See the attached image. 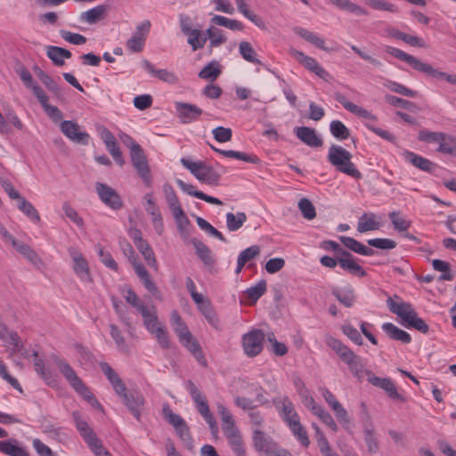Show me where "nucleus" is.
Masks as SVG:
<instances>
[{
    "mask_svg": "<svg viewBox=\"0 0 456 456\" xmlns=\"http://www.w3.org/2000/svg\"><path fill=\"white\" fill-rule=\"evenodd\" d=\"M387 305L389 310L401 319L403 327L415 329L424 334L428 332V325L418 316L411 304L406 303L396 297L395 299L389 297L387 300Z\"/></svg>",
    "mask_w": 456,
    "mask_h": 456,
    "instance_id": "1",
    "label": "nucleus"
},
{
    "mask_svg": "<svg viewBox=\"0 0 456 456\" xmlns=\"http://www.w3.org/2000/svg\"><path fill=\"white\" fill-rule=\"evenodd\" d=\"M170 324L173 330L178 337L179 342L192 354L200 364L205 365L206 360L199 342L192 336L188 326L175 310L172 311L170 314Z\"/></svg>",
    "mask_w": 456,
    "mask_h": 456,
    "instance_id": "2",
    "label": "nucleus"
},
{
    "mask_svg": "<svg viewBox=\"0 0 456 456\" xmlns=\"http://www.w3.org/2000/svg\"><path fill=\"white\" fill-rule=\"evenodd\" d=\"M216 409L223 422V432L232 452L236 456H247L240 431L235 425L232 414L223 403H217Z\"/></svg>",
    "mask_w": 456,
    "mask_h": 456,
    "instance_id": "3",
    "label": "nucleus"
},
{
    "mask_svg": "<svg viewBox=\"0 0 456 456\" xmlns=\"http://www.w3.org/2000/svg\"><path fill=\"white\" fill-rule=\"evenodd\" d=\"M352 154L340 145L332 144L328 151V161L339 172L354 179H362V175L352 162Z\"/></svg>",
    "mask_w": 456,
    "mask_h": 456,
    "instance_id": "4",
    "label": "nucleus"
},
{
    "mask_svg": "<svg viewBox=\"0 0 456 456\" xmlns=\"http://www.w3.org/2000/svg\"><path fill=\"white\" fill-rule=\"evenodd\" d=\"M328 346L334 350L339 358L348 365L352 373L359 379L363 378L364 373H370L364 370L363 363L360 356L356 355L347 346L339 339L329 336L325 338Z\"/></svg>",
    "mask_w": 456,
    "mask_h": 456,
    "instance_id": "5",
    "label": "nucleus"
},
{
    "mask_svg": "<svg viewBox=\"0 0 456 456\" xmlns=\"http://www.w3.org/2000/svg\"><path fill=\"white\" fill-rule=\"evenodd\" d=\"M336 100L346 109L347 111L356 115L359 118H362L367 122L365 123L366 127L372 131L377 135L380 136L383 139L393 142L395 140V136L390 134L388 131L381 129L379 127L375 126L372 123L377 120V117L372 114L370 111L366 109L354 104L347 100V98L341 94H338L336 95Z\"/></svg>",
    "mask_w": 456,
    "mask_h": 456,
    "instance_id": "6",
    "label": "nucleus"
},
{
    "mask_svg": "<svg viewBox=\"0 0 456 456\" xmlns=\"http://www.w3.org/2000/svg\"><path fill=\"white\" fill-rule=\"evenodd\" d=\"M54 362L61 373V375L66 379V380L69 383L70 387L80 395L86 401L90 403L91 404L98 403L97 400L94 396L93 393L87 387V386L83 382V380L77 375L74 369L70 366V364L64 359L56 357L54 359Z\"/></svg>",
    "mask_w": 456,
    "mask_h": 456,
    "instance_id": "7",
    "label": "nucleus"
},
{
    "mask_svg": "<svg viewBox=\"0 0 456 456\" xmlns=\"http://www.w3.org/2000/svg\"><path fill=\"white\" fill-rule=\"evenodd\" d=\"M179 24L182 33L186 37L187 44L193 52L202 49L207 41L206 31L200 28L199 24L194 23L187 14L179 16Z\"/></svg>",
    "mask_w": 456,
    "mask_h": 456,
    "instance_id": "8",
    "label": "nucleus"
},
{
    "mask_svg": "<svg viewBox=\"0 0 456 456\" xmlns=\"http://www.w3.org/2000/svg\"><path fill=\"white\" fill-rule=\"evenodd\" d=\"M181 164L188 169L200 183L216 186L220 180V175L203 161H193L189 158H182Z\"/></svg>",
    "mask_w": 456,
    "mask_h": 456,
    "instance_id": "9",
    "label": "nucleus"
},
{
    "mask_svg": "<svg viewBox=\"0 0 456 456\" xmlns=\"http://www.w3.org/2000/svg\"><path fill=\"white\" fill-rule=\"evenodd\" d=\"M72 417L80 436L83 437L95 456H111L110 453L102 445V441L97 438L96 435L89 427L88 423L83 419L80 412L74 411L72 413Z\"/></svg>",
    "mask_w": 456,
    "mask_h": 456,
    "instance_id": "10",
    "label": "nucleus"
},
{
    "mask_svg": "<svg viewBox=\"0 0 456 456\" xmlns=\"http://www.w3.org/2000/svg\"><path fill=\"white\" fill-rule=\"evenodd\" d=\"M141 314L143 319V325L148 332L154 336L157 342L162 348H169L170 340L167 329L159 321L155 307L151 306V308L144 310Z\"/></svg>",
    "mask_w": 456,
    "mask_h": 456,
    "instance_id": "11",
    "label": "nucleus"
},
{
    "mask_svg": "<svg viewBox=\"0 0 456 456\" xmlns=\"http://www.w3.org/2000/svg\"><path fill=\"white\" fill-rule=\"evenodd\" d=\"M163 191L177 229L181 233H183L190 225V220L182 208L179 198L170 184H165L163 186Z\"/></svg>",
    "mask_w": 456,
    "mask_h": 456,
    "instance_id": "12",
    "label": "nucleus"
},
{
    "mask_svg": "<svg viewBox=\"0 0 456 456\" xmlns=\"http://www.w3.org/2000/svg\"><path fill=\"white\" fill-rule=\"evenodd\" d=\"M187 390L195 404L196 410L202 416L213 433L217 432L216 421L210 411L206 396L192 381H188Z\"/></svg>",
    "mask_w": 456,
    "mask_h": 456,
    "instance_id": "13",
    "label": "nucleus"
},
{
    "mask_svg": "<svg viewBox=\"0 0 456 456\" xmlns=\"http://www.w3.org/2000/svg\"><path fill=\"white\" fill-rule=\"evenodd\" d=\"M418 139L428 143L436 144V151L444 154H453L454 136L442 132L420 130Z\"/></svg>",
    "mask_w": 456,
    "mask_h": 456,
    "instance_id": "14",
    "label": "nucleus"
},
{
    "mask_svg": "<svg viewBox=\"0 0 456 456\" xmlns=\"http://www.w3.org/2000/svg\"><path fill=\"white\" fill-rule=\"evenodd\" d=\"M418 139L428 143L436 144V151L444 154H453L454 136L442 132L420 130Z\"/></svg>",
    "mask_w": 456,
    "mask_h": 456,
    "instance_id": "15",
    "label": "nucleus"
},
{
    "mask_svg": "<svg viewBox=\"0 0 456 456\" xmlns=\"http://www.w3.org/2000/svg\"><path fill=\"white\" fill-rule=\"evenodd\" d=\"M68 253L71 258L72 270L78 280L84 284L93 283L90 265L83 253L74 247L69 248Z\"/></svg>",
    "mask_w": 456,
    "mask_h": 456,
    "instance_id": "16",
    "label": "nucleus"
},
{
    "mask_svg": "<svg viewBox=\"0 0 456 456\" xmlns=\"http://www.w3.org/2000/svg\"><path fill=\"white\" fill-rule=\"evenodd\" d=\"M164 419L174 428L176 435L184 443L186 446H191L192 438L190 434V428L185 420L178 414L173 412L168 405H164L162 409Z\"/></svg>",
    "mask_w": 456,
    "mask_h": 456,
    "instance_id": "17",
    "label": "nucleus"
},
{
    "mask_svg": "<svg viewBox=\"0 0 456 456\" xmlns=\"http://www.w3.org/2000/svg\"><path fill=\"white\" fill-rule=\"evenodd\" d=\"M124 253L127 256L129 262L134 267V270L142 282L144 288L151 292L153 296L159 293L158 288L155 285L154 281L151 280L148 271L144 267V265L137 261L135 256L134 250L131 247L130 244H126V248H123Z\"/></svg>",
    "mask_w": 456,
    "mask_h": 456,
    "instance_id": "18",
    "label": "nucleus"
},
{
    "mask_svg": "<svg viewBox=\"0 0 456 456\" xmlns=\"http://www.w3.org/2000/svg\"><path fill=\"white\" fill-rule=\"evenodd\" d=\"M265 335L260 330H252L242 337V347L248 357L258 355L264 347Z\"/></svg>",
    "mask_w": 456,
    "mask_h": 456,
    "instance_id": "19",
    "label": "nucleus"
},
{
    "mask_svg": "<svg viewBox=\"0 0 456 456\" xmlns=\"http://www.w3.org/2000/svg\"><path fill=\"white\" fill-rule=\"evenodd\" d=\"M131 162L134 168L136 170L138 175L143 181L144 184L148 187L151 185V172L149 167L147 157L143 150L137 149V151L130 153Z\"/></svg>",
    "mask_w": 456,
    "mask_h": 456,
    "instance_id": "20",
    "label": "nucleus"
},
{
    "mask_svg": "<svg viewBox=\"0 0 456 456\" xmlns=\"http://www.w3.org/2000/svg\"><path fill=\"white\" fill-rule=\"evenodd\" d=\"M290 54L297 62L320 78L328 81L330 77L329 72L326 71L314 58L307 56L303 52L296 49L290 50Z\"/></svg>",
    "mask_w": 456,
    "mask_h": 456,
    "instance_id": "21",
    "label": "nucleus"
},
{
    "mask_svg": "<svg viewBox=\"0 0 456 456\" xmlns=\"http://www.w3.org/2000/svg\"><path fill=\"white\" fill-rule=\"evenodd\" d=\"M61 133L70 141L87 145L90 135L87 132L82 131L80 126L72 120H64L60 124Z\"/></svg>",
    "mask_w": 456,
    "mask_h": 456,
    "instance_id": "22",
    "label": "nucleus"
},
{
    "mask_svg": "<svg viewBox=\"0 0 456 456\" xmlns=\"http://www.w3.org/2000/svg\"><path fill=\"white\" fill-rule=\"evenodd\" d=\"M143 205L145 211L151 216V222L156 232L159 235H162L164 232L163 218L152 193L149 192L144 195Z\"/></svg>",
    "mask_w": 456,
    "mask_h": 456,
    "instance_id": "23",
    "label": "nucleus"
},
{
    "mask_svg": "<svg viewBox=\"0 0 456 456\" xmlns=\"http://www.w3.org/2000/svg\"><path fill=\"white\" fill-rule=\"evenodd\" d=\"M175 109L177 117L183 124H189L197 121L203 113V110L198 106L186 102H175Z\"/></svg>",
    "mask_w": 456,
    "mask_h": 456,
    "instance_id": "24",
    "label": "nucleus"
},
{
    "mask_svg": "<svg viewBox=\"0 0 456 456\" xmlns=\"http://www.w3.org/2000/svg\"><path fill=\"white\" fill-rule=\"evenodd\" d=\"M383 226V216L373 212H365L357 222V231L360 233H365L371 231L379 230Z\"/></svg>",
    "mask_w": 456,
    "mask_h": 456,
    "instance_id": "25",
    "label": "nucleus"
},
{
    "mask_svg": "<svg viewBox=\"0 0 456 456\" xmlns=\"http://www.w3.org/2000/svg\"><path fill=\"white\" fill-rule=\"evenodd\" d=\"M150 22L145 21L137 26L135 32L126 42V47L133 53L142 51L150 29Z\"/></svg>",
    "mask_w": 456,
    "mask_h": 456,
    "instance_id": "26",
    "label": "nucleus"
},
{
    "mask_svg": "<svg viewBox=\"0 0 456 456\" xmlns=\"http://www.w3.org/2000/svg\"><path fill=\"white\" fill-rule=\"evenodd\" d=\"M100 368L109 379L116 394L123 400L128 395L125 383L107 362H102Z\"/></svg>",
    "mask_w": 456,
    "mask_h": 456,
    "instance_id": "27",
    "label": "nucleus"
},
{
    "mask_svg": "<svg viewBox=\"0 0 456 456\" xmlns=\"http://www.w3.org/2000/svg\"><path fill=\"white\" fill-rule=\"evenodd\" d=\"M96 191L102 201L112 209H118L122 207L119 195L111 187L97 183Z\"/></svg>",
    "mask_w": 456,
    "mask_h": 456,
    "instance_id": "28",
    "label": "nucleus"
},
{
    "mask_svg": "<svg viewBox=\"0 0 456 456\" xmlns=\"http://www.w3.org/2000/svg\"><path fill=\"white\" fill-rule=\"evenodd\" d=\"M368 380L371 385L385 390L392 399L401 402L405 401L404 396L398 393L395 384L390 379L376 377L372 373H370Z\"/></svg>",
    "mask_w": 456,
    "mask_h": 456,
    "instance_id": "29",
    "label": "nucleus"
},
{
    "mask_svg": "<svg viewBox=\"0 0 456 456\" xmlns=\"http://www.w3.org/2000/svg\"><path fill=\"white\" fill-rule=\"evenodd\" d=\"M338 265L342 269L348 272L351 274L364 277L366 272L354 258V256L347 251L344 250L341 256L338 257Z\"/></svg>",
    "mask_w": 456,
    "mask_h": 456,
    "instance_id": "30",
    "label": "nucleus"
},
{
    "mask_svg": "<svg viewBox=\"0 0 456 456\" xmlns=\"http://www.w3.org/2000/svg\"><path fill=\"white\" fill-rule=\"evenodd\" d=\"M0 452L7 456H30L21 442L14 438L0 441Z\"/></svg>",
    "mask_w": 456,
    "mask_h": 456,
    "instance_id": "31",
    "label": "nucleus"
},
{
    "mask_svg": "<svg viewBox=\"0 0 456 456\" xmlns=\"http://www.w3.org/2000/svg\"><path fill=\"white\" fill-rule=\"evenodd\" d=\"M142 67L144 70H146L151 76L158 77L161 81H164L170 85H175L178 82L177 76L170 72L167 69H158L155 68L153 64H151L149 61L143 60L142 61Z\"/></svg>",
    "mask_w": 456,
    "mask_h": 456,
    "instance_id": "32",
    "label": "nucleus"
},
{
    "mask_svg": "<svg viewBox=\"0 0 456 456\" xmlns=\"http://www.w3.org/2000/svg\"><path fill=\"white\" fill-rule=\"evenodd\" d=\"M295 134L297 137L307 146L317 148L322 145V138L316 134L314 128L298 126L295 129Z\"/></svg>",
    "mask_w": 456,
    "mask_h": 456,
    "instance_id": "33",
    "label": "nucleus"
},
{
    "mask_svg": "<svg viewBox=\"0 0 456 456\" xmlns=\"http://www.w3.org/2000/svg\"><path fill=\"white\" fill-rule=\"evenodd\" d=\"M385 51L387 53L391 54L392 56H394L401 61H405L410 66H411L414 69L419 70L420 72L423 71V69L427 64L425 62H422L419 59L415 58L414 56L410 55V54L406 53L405 52H403L398 48L393 47V46L387 45L385 47Z\"/></svg>",
    "mask_w": 456,
    "mask_h": 456,
    "instance_id": "34",
    "label": "nucleus"
},
{
    "mask_svg": "<svg viewBox=\"0 0 456 456\" xmlns=\"http://www.w3.org/2000/svg\"><path fill=\"white\" fill-rule=\"evenodd\" d=\"M176 183L183 192H185L186 194H188L190 196L202 200H204L209 204H213V205L220 206L223 204V202L219 199L215 198L213 196L207 195L204 192L196 190V187L194 185L186 183L183 180H180V179L176 180Z\"/></svg>",
    "mask_w": 456,
    "mask_h": 456,
    "instance_id": "35",
    "label": "nucleus"
},
{
    "mask_svg": "<svg viewBox=\"0 0 456 456\" xmlns=\"http://www.w3.org/2000/svg\"><path fill=\"white\" fill-rule=\"evenodd\" d=\"M197 305L199 311L204 315L208 322L215 328H217L219 321L212 307L210 301L203 295L193 300Z\"/></svg>",
    "mask_w": 456,
    "mask_h": 456,
    "instance_id": "36",
    "label": "nucleus"
},
{
    "mask_svg": "<svg viewBox=\"0 0 456 456\" xmlns=\"http://www.w3.org/2000/svg\"><path fill=\"white\" fill-rule=\"evenodd\" d=\"M46 56L53 61L55 66L61 67L65 64V60L70 59L71 53L62 47L47 45L45 48Z\"/></svg>",
    "mask_w": 456,
    "mask_h": 456,
    "instance_id": "37",
    "label": "nucleus"
},
{
    "mask_svg": "<svg viewBox=\"0 0 456 456\" xmlns=\"http://www.w3.org/2000/svg\"><path fill=\"white\" fill-rule=\"evenodd\" d=\"M16 207L30 222L35 224L40 223L41 217L37 209L24 197L20 196V199L16 200Z\"/></svg>",
    "mask_w": 456,
    "mask_h": 456,
    "instance_id": "38",
    "label": "nucleus"
},
{
    "mask_svg": "<svg viewBox=\"0 0 456 456\" xmlns=\"http://www.w3.org/2000/svg\"><path fill=\"white\" fill-rule=\"evenodd\" d=\"M404 159L407 162L411 163L415 167L421 171L431 172L436 165L429 159L421 157L412 151H405L403 152Z\"/></svg>",
    "mask_w": 456,
    "mask_h": 456,
    "instance_id": "39",
    "label": "nucleus"
},
{
    "mask_svg": "<svg viewBox=\"0 0 456 456\" xmlns=\"http://www.w3.org/2000/svg\"><path fill=\"white\" fill-rule=\"evenodd\" d=\"M252 438L255 449L260 453V456L277 444L271 437L260 430H255Z\"/></svg>",
    "mask_w": 456,
    "mask_h": 456,
    "instance_id": "40",
    "label": "nucleus"
},
{
    "mask_svg": "<svg viewBox=\"0 0 456 456\" xmlns=\"http://www.w3.org/2000/svg\"><path fill=\"white\" fill-rule=\"evenodd\" d=\"M124 404L130 410L134 416L140 419V410L144 404V397L138 392L128 393L122 400Z\"/></svg>",
    "mask_w": 456,
    "mask_h": 456,
    "instance_id": "41",
    "label": "nucleus"
},
{
    "mask_svg": "<svg viewBox=\"0 0 456 456\" xmlns=\"http://www.w3.org/2000/svg\"><path fill=\"white\" fill-rule=\"evenodd\" d=\"M382 330L387 336L395 340L400 341L403 344H410L411 342V335L403 330H401L391 322H385L382 324Z\"/></svg>",
    "mask_w": 456,
    "mask_h": 456,
    "instance_id": "42",
    "label": "nucleus"
},
{
    "mask_svg": "<svg viewBox=\"0 0 456 456\" xmlns=\"http://www.w3.org/2000/svg\"><path fill=\"white\" fill-rule=\"evenodd\" d=\"M339 240L346 248L359 255L368 256L374 255V251L371 248H368L352 237L341 236Z\"/></svg>",
    "mask_w": 456,
    "mask_h": 456,
    "instance_id": "43",
    "label": "nucleus"
},
{
    "mask_svg": "<svg viewBox=\"0 0 456 456\" xmlns=\"http://www.w3.org/2000/svg\"><path fill=\"white\" fill-rule=\"evenodd\" d=\"M19 75H20V78L22 81L25 87L29 89L30 91H32V93L37 97V98L45 99V92L43 90V88L40 86H38L34 81L32 75L30 74V72L28 69H22L20 71Z\"/></svg>",
    "mask_w": 456,
    "mask_h": 456,
    "instance_id": "44",
    "label": "nucleus"
},
{
    "mask_svg": "<svg viewBox=\"0 0 456 456\" xmlns=\"http://www.w3.org/2000/svg\"><path fill=\"white\" fill-rule=\"evenodd\" d=\"M211 149L213 151H215L216 152H217L224 157H227V158H232V159L242 160L244 162L252 163V164H257L259 162L258 157L256 156L255 154H247L245 152L236 151H232V150H221V149L216 148L212 145H211Z\"/></svg>",
    "mask_w": 456,
    "mask_h": 456,
    "instance_id": "45",
    "label": "nucleus"
},
{
    "mask_svg": "<svg viewBox=\"0 0 456 456\" xmlns=\"http://www.w3.org/2000/svg\"><path fill=\"white\" fill-rule=\"evenodd\" d=\"M333 295L346 307H352L355 303L354 289L351 286H346L333 290Z\"/></svg>",
    "mask_w": 456,
    "mask_h": 456,
    "instance_id": "46",
    "label": "nucleus"
},
{
    "mask_svg": "<svg viewBox=\"0 0 456 456\" xmlns=\"http://www.w3.org/2000/svg\"><path fill=\"white\" fill-rule=\"evenodd\" d=\"M107 7L105 5H97L82 12L80 20L88 24H94L105 17Z\"/></svg>",
    "mask_w": 456,
    "mask_h": 456,
    "instance_id": "47",
    "label": "nucleus"
},
{
    "mask_svg": "<svg viewBox=\"0 0 456 456\" xmlns=\"http://www.w3.org/2000/svg\"><path fill=\"white\" fill-rule=\"evenodd\" d=\"M206 37L209 40V45L211 48L219 47L227 41L225 32L215 26H210L207 28Z\"/></svg>",
    "mask_w": 456,
    "mask_h": 456,
    "instance_id": "48",
    "label": "nucleus"
},
{
    "mask_svg": "<svg viewBox=\"0 0 456 456\" xmlns=\"http://www.w3.org/2000/svg\"><path fill=\"white\" fill-rule=\"evenodd\" d=\"M294 30L296 34H297L300 37L311 43L317 48L322 50H327V48L325 47L324 39L320 37L316 33H314L304 28H296Z\"/></svg>",
    "mask_w": 456,
    "mask_h": 456,
    "instance_id": "49",
    "label": "nucleus"
},
{
    "mask_svg": "<svg viewBox=\"0 0 456 456\" xmlns=\"http://www.w3.org/2000/svg\"><path fill=\"white\" fill-rule=\"evenodd\" d=\"M330 3L340 10L346 11L355 15L361 16L368 14L365 9L351 2L350 0H330Z\"/></svg>",
    "mask_w": 456,
    "mask_h": 456,
    "instance_id": "50",
    "label": "nucleus"
},
{
    "mask_svg": "<svg viewBox=\"0 0 456 456\" xmlns=\"http://www.w3.org/2000/svg\"><path fill=\"white\" fill-rule=\"evenodd\" d=\"M8 124L12 125L18 130H22L24 126L15 112H8L6 118L0 112V133L4 134L8 132Z\"/></svg>",
    "mask_w": 456,
    "mask_h": 456,
    "instance_id": "51",
    "label": "nucleus"
},
{
    "mask_svg": "<svg viewBox=\"0 0 456 456\" xmlns=\"http://www.w3.org/2000/svg\"><path fill=\"white\" fill-rule=\"evenodd\" d=\"M137 249L142 255L146 264L148 266L151 267L153 270H158V262L155 256V254L146 240L140 241L139 245L136 246Z\"/></svg>",
    "mask_w": 456,
    "mask_h": 456,
    "instance_id": "52",
    "label": "nucleus"
},
{
    "mask_svg": "<svg viewBox=\"0 0 456 456\" xmlns=\"http://www.w3.org/2000/svg\"><path fill=\"white\" fill-rule=\"evenodd\" d=\"M221 74V66L217 61L207 64L199 73V77L205 80L214 81Z\"/></svg>",
    "mask_w": 456,
    "mask_h": 456,
    "instance_id": "53",
    "label": "nucleus"
},
{
    "mask_svg": "<svg viewBox=\"0 0 456 456\" xmlns=\"http://www.w3.org/2000/svg\"><path fill=\"white\" fill-rule=\"evenodd\" d=\"M247 221V216L243 212H238L237 214L227 213L226 214V225L230 232L238 231Z\"/></svg>",
    "mask_w": 456,
    "mask_h": 456,
    "instance_id": "54",
    "label": "nucleus"
},
{
    "mask_svg": "<svg viewBox=\"0 0 456 456\" xmlns=\"http://www.w3.org/2000/svg\"><path fill=\"white\" fill-rule=\"evenodd\" d=\"M312 428L315 431V436L317 440V444L319 449L323 456H337L332 452V450L329 444L328 440L326 439L324 434L321 431L320 428L315 424H312Z\"/></svg>",
    "mask_w": 456,
    "mask_h": 456,
    "instance_id": "55",
    "label": "nucleus"
},
{
    "mask_svg": "<svg viewBox=\"0 0 456 456\" xmlns=\"http://www.w3.org/2000/svg\"><path fill=\"white\" fill-rule=\"evenodd\" d=\"M239 52L242 58L253 64H260L261 61L256 58V53L250 43L242 41L239 45Z\"/></svg>",
    "mask_w": 456,
    "mask_h": 456,
    "instance_id": "56",
    "label": "nucleus"
},
{
    "mask_svg": "<svg viewBox=\"0 0 456 456\" xmlns=\"http://www.w3.org/2000/svg\"><path fill=\"white\" fill-rule=\"evenodd\" d=\"M237 5L238 11L248 20H249L252 23H254L258 28L263 27L262 20L256 15L252 11H250L245 2V0H234Z\"/></svg>",
    "mask_w": 456,
    "mask_h": 456,
    "instance_id": "57",
    "label": "nucleus"
},
{
    "mask_svg": "<svg viewBox=\"0 0 456 456\" xmlns=\"http://www.w3.org/2000/svg\"><path fill=\"white\" fill-rule=\"evenodd\" d=\"M330 130L331 134L339 141L346 140L350 136L349 129L339 120L331 121Z\"/></svg>",
    "mask_w": 456,
    "mask_h": 456,
    "instance_id": "58",
    "label": "nucleus"
},
{
    "mask_svg": "<svg viewBox=\"0 0 456 456\" xmlns=\"http://www.w3.org/2000/svg\"><path fill=\"white\" fill-rule=\"evenodd\" d=\"M388 216L394 229L398 232H403L409 230L411 222L404 218L399 212H391Z\"/></svg>",
    "mask_w": 456,
    "mask_h": 456,
    "instance_id": "59",
    "label": "nucleus"
},
{
    "mask_svg": "<svg viewBox=\"0 0 456 456\" xmlns=\"http://www.w3.org/2000/svg\"><path fill=\"white\" fill-rule=\"evenodd\" d=\"M123 297L126 301L134 307L140 314L147 310L149 307L146 306L141 299L137 297L134 290L131 289H126L122 292Z\"/></svg>",
    "mask_w": 456,
    "mask_h": 456,
    "instance_id": "60",
    "label": "nucleus"
},
{
    "mask_svg": "<svg viewBox=\"0 0 456 456\" xmlns=\"http://www.w3.org/2000/svg\"><path fill=\"white\" fill-rule=\"evenodd\" d=\"M432 265L436 271L442 273L439 277V279L441 281H452L453 280L454 275L452 273V271L450 269V265L447 262L440 260V259H434L432 261Z\"/></svg>",
    "mask_w": 456,
    "mask_h": 456,
    "instance_id": "61",
    "label": "nucleus"
},
{
    "mask_svg": "<svg viewBox=\"0 0 456 456\" xmlns=\"http://www.w3.org/2000/svg\"><path fill=\"white\" fill-rule=\"evenodd\" d=\"M38 102L42 105L43 109L53 122H58L62 118L61 110L53 105L48 103L49 98L45 93V99L37 98Z\"/></svg>",
    "mask_w": 456,
    "mask_h": 456,
    "instance_id": "62",
    "label": "nucleus"
},
{
    "mask_svg": "<svg viewBox=\"0 0 456 456\" xmlns=\"http://www.w3.org/2000/svg\"><path fill=\"white\" fill-rule=\"evenodd\" d=\"M424 73L437 78L447 81L449 84L456 86V75L455 74H448L445 72L439 71L435 69L431 65L426 64L423 71Z\"/></svg>",
    "mask_w": 456,
    "mask_h": 456,
    "instance_id": "63",
    "label": "nucleus"
},
{
    "mask_svg": "<svg viewBox=\"0 0 456 456\" xmlns=\"http://www.w3.org/2000/svg\"><path fill=\"white\" fill-rule=\"evenodd\" d=\"M196 253L206 265H212L215 262L213 254L208 247L202 242L195 243Z\"/></svg>",
    "mask_w": 456,
    "mask_h": 456,
    "instance_id": "64",
    "label": "nucleus"
}]
</instances>
